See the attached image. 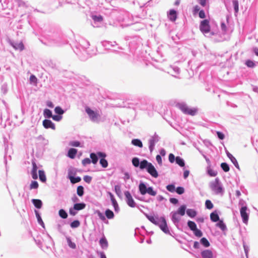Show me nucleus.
<instances>
[{"label":"nucleus","mask_w":258,"mask_h":258,"mask_svg":"<svg viewBox=\"0 0 258 258\" xmlns=\"http://www.w3.org/2000/svg\"><path fill=\"white\" fill-rule=\"evenodd\" d=\"M31 202L34 206L37 209H40L42 207L43 203L42 201L40 199H32Z\"/></svg>","instance_id":"nucleus-31"},{"label":"nucleus","mask_w":258,"mask_h":258,"mask_svg":"<svg viewBox=\"0 0 258 258\" xmlns=\"http://www.w3.org/2000/svg\"><path fill=\"white\" fill-rule=\"evenodd\" d=\"M77 152L78 150L77 149L74 148H71L69 149L67 156L70 159H74L76 158Z\"/></svg>","instance_id":"nucleus-25"},{"label":"nucleus","mask_w":258,"mask_h":258,"mask_svg":"<svg viewBox=\"0 0 258 258\" xmlns=\"http://www.w3.org/2000/svg\"><path fill=\"white\" fill-rule=\"evenodd\" d=\"M244 64L248 68L253 69L256 67V62L250 59H247L245 61Z\"/></svg>","instance_id":"nucleus-36"},{"label":"nucleus","mask_w":258,"mask_h":258,"mask_svg":"<svg viewBox=\"0 0 258 258\" xmlns=\"http://www.w3.org/2000/svg\"><path fill=\"white\" fill-rule=\"evenodd\" d=\"M176 107L179 108L184 114L194 116L198 112V108L196 107L190 108L184 102H178Z\"/></svg>","instance_id":"nucleus-8"},{"label":"nucleus","mask_w":258,"mask_h":258,"mask_svg":"<svg viewBox=\"0 0 258 258\" xmlns=\"http://www.w3.org/2000/svg\"><path fill=\"white\" fill-rule=\"evenodd\" d=\"M212 165L207 166L206 168V173L210 177H215L218 173L211 168Z\"/></svg>","instance_id":"nucleus-34"},{"label":"nucleus","mask_w":258,"mask_h":258,"mask_svg":"<svg viewBox=\"0 0 258 258\" xmlns=\"http://www.w3.org/2000/svg\"><path fill=\"white\" fill-rule=\"evenodd\" d=\"M91 17L93 20L92 25L94 27H98V24L103 20V17L101 15H92Z\"/></svg>","instance_id":"nucleus-15"},{"label":"nucleus","mask_w":258,"mask_h":258,"mask_svg":"<svg viewBox=\"0 0 258 258\" xmlns=\"http://www.w3.org/2000/svg\"><path fill=\"white\" fill-rule=\"evenodd\" d=\"M77 174V169L76 168L71 166L68 170V175L67 178L70 180V178L72 179L74 176H75Z\"/></svg>","instance_id":"nucleus-32"},{"label":"nucleus","mask_w":258,"mask_h":258,"mask_svg":"<svg viewBox=\"0 0 258 258\" xmlns=\"http://www.w3.org/2000/svg\"><path fill=\"white\" fill-rule=\"evenodd\" d=\"M149 185L147 182L140 181L138 186V189L140 194L143 196H144L146 194H147V191L148 190V188L149 187Z\"/></svg>","instance_id":"nucleus-16"},{"label":"nucleus","mask_w":258,"mask_h":258,"mask_svg":"<svg viewBox=\"0 0 258 258\" xmlns=\"http://www.w3.org/2000/svg\"><path fill=\"white\" fill-rule=\"evenodd\" d=\"M201 255L202 258H214V254L210 249H204L201 252Z\"/></svg>","instance_id":"nucleus-24"},{"label":"nucleus","mask_w":258,"mask_h":258,"mask_svg":"<svg viewBox=\"0 0 258 258\" xmlns=\"http://www.w3.org/2000/svg\"><path fill=\"white\" fill-rule=\"evenodd\" d=\"M160 140V137L155 133L148 140V148L151 154L155 149V145Z\"/></svg>","instance_id":"nucleus-10"},{"label":"nucleus","mask_w":258,"mask_h":258,"mask_svg":"<svg viewBox=\"0 0 258 258\" xmlns=\"http://www.w3.org/2000/svg\"><path fill=\"white\" fill-rule=\"evenodd\" d=\"M138 233H139L140 235L137 237V239L140 243H142L144 241V236L143 235V232H142L139 228H137L135 229V236H137Z\"/></svg>","instance_id":"nucleus-28"},{"label":"nucleus","mask_w":258,"mask_h":258,"mask_svg":"<svg viewBox=\"0 0 258 258\" xmlns=\"http://www.w3.org/2000/svg\"><path fill=\"white\" fill-rule=\"evenodd\" d=\"M200 30L206 36H207V34L209 33L210 36L215 35V33L211 31L210 22L208 19H204L201 21L200 24Z\"/></svg>","instance_id":"nucleus-9"},{"label":"nucleus","mask_w":258,"mask_h":258,"mask_svg":"<svg viewBox=\"0 0 258 258\" xmlns=\"http://www.w3.org/2000/svg\"><path fill=\"white\" fill-rule=\"evenodd\" d=\"M58 215L62 219H67L68 217V214L67 211L63 209H61L58 211Z\"/></svg>","instance_id":"nucleus-50"},{"label":"nucleus","mask_w":258,"mask_h":258,"mask_svg":"<svg viewBox=\"0 0 258 258\" xmlns=\"http://www.w3.org/2000/svg\"><path fill=\"white\" fill-rule=\"evenodd\" d=\"M105 216L106 218L108 219H113L114 217V214L113 212L109 209H106L105 211Z\"/></svg>","instance_id":"nucleus-39"},{"label":"nucleus","mask_w":258,"mask_h":258,"mask_svg":"<svg viewBox=\"0 0 258 258\" xmlns=\"http://www.w3.org/2000/svg\"><path fill=\"white\" fill-rule=\"evenodd\" d=\"M54 111L56 114L62 116L66 112V110L62 109L60 106H57L54 108Z\"/></svg>","instance_id":"nucleus-43"},{"label":"nucleus","mask_w":258,"mask_h":258,"mask_svg":"<svg viewBox=\"0 0 258 258\" xmlns=\"http://www.w3.org/2000/svg\"><path fill=\"white\" fill-rule=\"evenodd\" d=\"M198 214V212L194 209H187L186 215L190 218H195Z\"/></svg>","instance_id":"nucleus-35"},{"label":"nucleus","mask_w":258,"mask_h":258,"mask_svg":"<svg viewBox=\"0 0 258 258\" xmlns=\"http://www.w3.org/2000/svg\"><path fill=\"white\" fill-rule=\"evenodd\" d=\"M240 213L243 223L247 224L249 219V210L244 207L240 208Z\"/></svg>","instance_id":"nucleus-12"},{"label":"nucleus","mask_w":258,"mask_h":258,"mask_svg":"<svg viewBox=\"0 0 258 258\" xmlns=\"http://www.w3.org/2000/svg\"><path fill=\"white\" fill-rule=\"evenodd\" d=\"M89 46L90 43L88 41L82 39L79 43H77L74 46H72L71 47L79 59L82 61H85L94 54L90 52L89 50Z\"/></svg>","instance_id":"nucleus-4"},{"label":"nucleus","mask_w":258,"mask_h":258,"mask_svg":"<svg viewBox=\"0 0 258 258\" xmlns=\"http://www.w3.org/2000/svg\"><path fill=\"white\" fill-rule=\"evenodd\" d=\"M43 116L46 119L52 118L53 116L52 112L48 108H45L43 110Z\"/></svg>","instance_id":"nucleus-42"},{"label":"nucleus","mask_w":258,"mask_h":258,"mask_svg":"<svg viewBox=\"0 0 258 258\" xmlns=\"http://www.w3.org/2000/svg\"><path fill=\"white\" fill-rule=\"evenodd\" d=\"M178 16V12L175 9H170L167 12V17L168 19L173 22H175Z\"/></svg>","instance_id":"nucleus-17"},{"label":"nucleus","mask_w":258,"mask_h":258,"mask_svg":"<svg viewBox=\"0 0 258 258\" xmlns=\"http://www.w3.org/2000/svg\"><path fill=\"white\" fill-rule=\"evenodd\" d=\"M114 192L116 194V195L120 198L121 196V186L119 184H117L114 186Z\"/></svg>","instance_id":"nucleus-54"},{"label":"nucleus","mask_w":258,"mask_h":258,"mask_svg":"<svg viewBox=\"0 0 258 258\" xmlns=\"http://www.w3.org/2000/svg\"><path fill=\"white\" fill-rule=\"evenodd\" d=\"M216 226L220 228L222 231L224 232L227 230L226 224L224 222L223 219H221L216 222Z\"/></svg>","instance_id":"nucleus-30"},{"label":"nucleus","mask_w":258,"mask_h":258,"mask_svg":"<svg viewBox=\"0 0 258 258\" xmlns=\"http://www.w3.org/2000/svg\"><path fill=\"white\" fill-rule=\"evenodd\" d=\"M187 225L189 229L192 231H193L194 230L197 228L196 223L192 221L188 220L187 222Z\"/></svg>","instance_id":"nucleus-47"},{"label":"nucleus","mask_w":258,"mask_h":258,"mask_svg":"<svg viewBox=\"0 0 258 258\" xmlns=\"http://www.w3.org/2000/svg\"><path fill=\"white\" fill-rule=\"evenodd\" d=\"M126 203L127 205L131 208L136 207V203L133 199L132 196L128 190H125L124 192Z\"/></svg>","instance_id":"nucleus-11"},{"label":"nucleus","mask_w":258,"mask_h":258,"mask_svg":"<svg viewBox=\"0 0 258 258\" xmlns=\"http://www.w3.org/2000/svg\"><path fill=\"white\" fill-rule=\"evenodd\" d=\"M187 206L185 204L180 205L176 211H172L170 213V217L172 223L179 230H181L179 226V222L181 219L180 216H183L186 213Z\"/></svg>","instance_id":"nucleus-5"},{"label":"nucleus","mask_w":258,"mask_h":258,"mask_svg":"<svg viewBox=\"0 0 258 258\" xmlns=\"http://www.w3.org/2000/svg\"><path fill=\"white\" fill-rule=\"evenodd\" d=\"M69 145L74 147H83V144L79 141L73 140L69 142Z\"/></svg>","instance_id":"nucleus-46"},{"label":"nucleus","mask_w":258,"mask_h":258,"mask_svg":"<svg viewBox=\"0 0 258 258\" xmlns=\"http://www.w3.org/2000/svg\"><path fill=\"white\" fill-rule=\"evenodd\" d=\"M160 0H150L146 4V7H153L156 4H158Z\"/></svg>","instance_id":"nucleus-60"},{"label":"nucleus","mask_w":258,"mask_h":258,"mask_svg":"<svg viewBox=\"0 0 258 258\" xmlns=\"http://www.w3.org/2000/svg\"><path fill=\"white\" fill-rule=\"evenodd\" d=\"M101 44L106 49H111V47H114L117 45V43L115 41H103L101 42Z\"/></svg>","instance_id":"nucleus-22"},{"label":"nucleus","mask_w":258,"mask_h":258,"mask_svg":"<svg viewBox=\"0 0 258 258\" xmlns=\"http://www.w3.org/2000/svg\"><path fill=\"white\" fill-rule=\"evenodd\" d=\"M29 81L31 84L36 85L38 82V79L34 75L31 74L30 76Z\"/></svg>","instance_id":"nucleus-55"},{"label":"nucleus","mask_w":258,"mask_h":258,"mask_svg":"<svg viewBox=\"0 0 258 258\" xmlns=\"http://www.w3.org/2000/svg\"><path fill=\"white\" fill-rule=\"evenodd\" d=\"M176 159V156L175 157V155L173 153H170L168 155V160L170 163H173Z\"/></svg>","instance_id":"nucleus-64"},{"label":"nucleus","mask_w":258,"mask_h":258,"mask_svg":"<svg viewBox=\"0 0 258 258\" xmlns=\"http://www.w3.org/2000/svg\"><path fill=\"white\" fill-rule=\"evenodd\" d=\"M81 177L79 176L75 175L72 179L70 178V182L73 184L80 182L81 181Z\"/></svg>","instance_id":"nucleus-56"},{"label":"nucleus","mask_w":258,"mask_h":258,"mask_svg":"<svg viewBox=\"0 0 258 258\" xmlns=\"http://www.w3.org/2000/svg\"><path fill=\"white\" fill-rule=\"evenodd\" d=\"M78 212V210H76V209L74 207V206L69 209V214L71 216H74L76 215Z\"/></svg>","instance_id":"nucleus-63"},{"label":"nucleus","mask_w":258,"mask_h":258,"mask_svg":"<svg viewBox=\"0 0 258 258\" xmlns=\"http://www.w3.org/2000/svg\"><path fill=\"white\" fill-rule=\"evenodd\" d=\"M106 157L107 154L105 152H103V155H102L99 160V164L101 167L104 168H107L108 166V161L106 159Z\"/></svg>","instance_id":"nucleus-23"},{"label":"nucleus","mask_w":258,"mask_h":258,"mask_svg":"<svg viewBox=\"0 0 258 258\" xmlns=\"http://www.w3.org/2000/svg\"><path fill=\"white\" fill-rule=\"evenodd\" d=\"M232 4L234 14L236 15L239 12V2L238 0H232Z\"/></svg>","instance_id":"nucleus-49"},{"label":"nucleus","mask_w":258,"mask_h":258,"mask_svg":"<svg viewBox=\"0 0 258 258\" xmlns=\"http://www.w3.org/2000/svg\"><path fill=\"white\" fill-rule=\"evenodd\" d=\"M66 238L68 246L72 249H75L76 248V244L72 241L71 237L69 236H66Z\"/></svg>","instance_id":"nucleus-44"},{"label":"nucleus","mask_w":258,"mask_h":258,"mask_svg":"<svg viewBox=\"0 0 258 258\" xmlns=\"http://www.w3.org/2000/svg\"><path fill=\"white\" fill-rule=\"evenodd\" d=\"M226 153L228 158L230 160L231 162L233 164L234 166L239 170H240L239 165L236 159L228 151H226Z\"/></svg>","instance_id":"nucleus-21"},{"label":"nucleus","mask_w":258,"mask_h":258,"mask_svg":"<svg viewBox=\"0 0 258 258\" xmlns=\"http://www.w3.org/2000/svg\"><path fill=\"white\" fill-rule=\"evenodd\" d=\"M39 187L38 182L36 180H32L29 186V189H37Z\"/></svg>","instance_id":"nucleus-52"},{"label":"nucleus","mask_w":258,"mask_h":258,"mask_svg":"<svg viewBox=\"0 0 258 258\" xmlns=\"http://www.w3.org/2000/svg\"><path fill=\"white\" fill-rule=\"evenodd\" d=\"M192 232H193L194 235L196 237H199V238L202 237L203 235V232L200 229H198V228L197 229H196L195 230H194Z\"/></svg>","instance_id":"nucleus-61"},{"label":"nucleus","mask_w":258,"mask_h":258,"mask_svg":"<svg viewBox=\"0 0 258 258\" xmlns=\"http://www.w3.org/2000/svg\"><path fill=\"white\" fill-rule=\"evenodd\" d=\"M99 243L101 247L103 249H106L108 246L107 240L104 235L100 239Z\"/></svg>","instance_id":"nucleus-29"},{"label":"nucleus","mask_w":258,"mask_h":258,"mask_svg":"<svg viewBox=\"0 0 258 258\" xmlns=\"http://www.w3.org/2000/svg\"><path fill=\"white\" fill-rule=\"evenodd\" d=\"M210 220L213 222H217L220 220V219L218 211L217 210H215L213 211L210 215Z\"/></svg>","instance_id":"nucleus-27"},{"label":"nucleus","mask_w":258,"mask_h":258,"mask_svg":"<svg viewBox=\"0 0 258 258\" xmlns=\"http://www.w3.org/2000/svg\"><path fill=\"white\" fill-rule=\"evenodd\" d=\"M34 213L37 220L38 223L43 228H45V224L42 220L41 216V214L39 211L34 210Z\"/></svg>","instance_id":"nucleus-26"},{"label":"nucleus","mask_w":258,"mask_h":258,"mask_svg":"<svg viewBox=\"0 0 258 258\" xmlns=\"http://www.w3.org/2000/svg\"><path fill=\"white\" fill-rule=\"evenodd\" d=\"M128 108H132L135 110L139 109L151 111L153 109V105L152 102H151L150 100L146 99H141L135 103H128Z\"/></svg>","instance_id":"nucleus-6"},{"label":"nucleus","mask_w":258,"mask_h":258,"mask_svg":"<svg viewBox=\"0 0 258 258\" xmlns=\"http://www.w3.org/2000/svg\"><path fill=\"white\" fill-rule=\"evenodd\" d=\"M74 207L78 211L84 209L86 208V205L84 202H80L75 203Z\"/></svg>","instance_id":"nucleus-41"},{"label":"nucleus","mask_w":258,"mask_h":258,"mask_svg":"<svg viewBox=\"0 0 258 258\" xmlns=\"http://www.w3.org/2000/svg\"><path fill=\"white\" fill-rule=\"evenodd\" d=\"M140 211L144 214L146 218L152 223L156 226H157L164 233L172 235L170 232L169 228L168 226L167 220L164 215H163L160 217H158V215H149L147 213H145L142 209L139 208V206H137Z\"/></svg>","instance_id":"nucleus-3"},{"label":"nucleus","mask_w":258,"mask_h":258,"mask_svg":"<svg viewBox=\"0 0 258 258\" xmlns=\"http://www.w3.org/2000/svg\"><path fill=\"white\" fill-rule=\"evenodd\" d=\"M10 44L15 49L22 51L25 49L23 43L21 41L20 42H15L14 41H10Z\"/></svg>","instance_id":"nucleus-19"},{"label":"nucleus","mask_w":258,"mask_h":258,"mask_svg":"<svg viewBox=\"0 0 258 258\" xmlns=\"http://www.w3.org/2000/svg\"><path fill=\"white\" fill-rule=\"evenodd\" d=\"M174 162L181 167H184L185 166V161L180 156H176V159Z\"/></svg>","instance_id":"nucleus-40"},{"label":"nucleus","mask_w":258,"mask_h":258,"mask_svg":"<svg viewBox=\"0 0 258 258\" xmlns=\"http://www.w3.org/2000/svg\"><path fill=\"white\" fill-rule=\"evenodd\" d=\"M147 194L152 196H155L157 195V191L154 190L153 186H149Z\"/></svg>","instance_id":"nucleus-58"},{"label":"nucleus","mask_w":258,"mask_h":258,"mask_svg":"<svg viewBox=\"0 0 258 258\" xmlns=\"http://www.w3.org/2000/svg\"><path fill=\"white\" fill-rule=\"evenodd\" d=\"M132 163L135 167H138L141 170L144 169L153 177L157 178L159 174L155 166L151 162H148L146 159H140L137 157H134L132 159Z\"/></svg>","instance_id":"nucleus-2"},{"label":"nucleus","mask_w":258,"mask_h":258,"mask_svg":"<svg viewBox=\"0 0 258 258\" xmlns=\"http://www.w3.org/2000/svg\"><path fill=\"white\" fill-rule=\"evenodd\" d=\"M220 167L222 168V169L225 172H227L230 170V167L228 163L226 162H222L221 163L220 165Z\"/></svg>","instance_id":"nucleus-53"},{"label":"nucleus","mask_w":258,"mask_h":258,"mask_svg":"<svg viewBox=\"0 0 258 258\" xmlns=\"http://www.w3.org/2000/svg\"><path fill=\"white\" fill-rule=\"evenodd\" d=\"M205 208L208 210H211L214 207V205L210 200H207L205 204Z\"/></svg>","instance_id":"nucleus-57"},{"label":"nucleus","mask_w":258,"mask_h":258,"mask_svg":"<svg viewBox=\"0 0 258 258\" xmlns=\"http://www.w3.org/2000/svg\"><path fill=\"white\" fill-rule=\"evenodd\" d=\"M38 174L39 180L43 183L46 182V177L44 171L43 170H39Z\"/></svg>","instance_id":"nucleus-38"},{"label":"nucleus","mask_w":258,"mask_h":258,"mask_svg":"<svg viewBox=\"0 0 258 258\" xmlns=\"http://www.w3.org/2000/svg\"><path fill=\"white\" fill-rule=\"evenodd\" d=\"M80 222L79 220H75L70 224L72 228H76L80 225Z\"/></svg>","instance_id":"nucleus-59"},{"label":"nucleus","mask_w":258,"mask_h":258,"mask_svg":"<svg viewBox=\"0 0 258 258\" xmlns=\"http://www.w3.org/2000/svg\"><path fill=\"white\" fill-rule=\"evenodd\" d=\"M131 144L137 147L142 148L143 146L142 141L139 139H133L132 140Z\"/></svg>","instance_id":"nucleus-37"},{"label":"nucleus","mask_w":258,"mask_h":258,"mask_svg":"<svg viewBox=\"0 0 258 258\" xmlns=\"http://www.w3.org/2000/svg\"><path fill=\"white\" fill-rule=\"evenodd\" d=\"M85 194L84 187L82 185H79L77 187V194L78 196L82 197Z\"/></svg>","instance_id":"nucleus-48"},{"label":"nucleus","mask_w":258,"mask_h":258,"mask_svg":"<svg viewBox=\"0 0 258 258\" xmlns=\"http://www.w3.org/2000/svg\"><path fill=\"white\" fill-rule=\"evenodd\" d=\"M42 35L47 40V45L60 46L68 43L66 36L59 30L50 28V30H45L42 32ZM45 44H46V43Z\"/></svg>","instance_id":"nucleus-1"},{"label":"nucleus","mask_w":258,"mask_h":258,"mask_svg":"<svg viewBox=\"0 0 258 258\" xmlns=\"http://www.w3.org/2000/svg\"><path fill=\"white\" fill-rule=\"evenodd\" d=\"M176 192L178 195H182L185 192V189L183 186H178L176 187Z\"/></svg>","instance_id":"nucleus-62"},{"label":"nucleus","mask_w":258,"mask_h":258,"mask_svg":"<svg viewBox=\"0 0 258 258\" xmlns=\"http://www.w3.org/2000/svg\"><path fill=\"white\" fill-rule=\"evenodd\" d=\"M94 214H97L99 219L105 223H108V221L105 216V213L103 214L99 210H96L95 211Z\"/></svg>","instance_id":"nucleus-33"},{"label":"nucleus","mask_w":258,"mask_h":258,"mask_svg":"<svg viewBox=\"0 0 258 258\" xmlns=\"http://www.w3.org/2000/svg\"><path fill=\"white\" fill-rule=\"evenodd\" d=\"M85 111L88 115L91 121H95L98 119L99 114L97 111L92 109L88 106L85 107Z\"/></svg>","instance_id":"nucleus-13"},{"label":"nucleus","mask_w":258,"mask_h":258,"mask_svg":"<svg viewBox=\"0 0 258 258\" xmlns=\"http://www.w3.org/2000/svg\"><path fill=\"white\" fill-rule=\"evenodd\" d=\"M200 244L204 247H208L210 245V243L206 237H202L200 241Z\"/></svg>","instance_id":"nucleus-45"},{"label":"nucleus","mask_w":258,"mask_h":258,"mask_svg":"<svg viewBox=\"0 0 258 258\" xmlns=\"http://www.w3.org/2000/svg\"><path fill=\"white\" fill-rule=\"evenodd\" d=\"M35 159L32 160V168L31 171V174L32 178L36 180L38 178L37 169L38 166L35 162Z\"/></svg>","instance_id":"nucleus-18"},{"label":"nucleus","mask_w":258,"mask_h":258,"mask_svg":"<svg viewBox=\"0 0 258 258\" xmlns=\"http://www.w3.org/2000/svg\"><path fill=\"white\" fill-rule=\"evenodd\" d=\"M209 187L216 195L222 196L225 192V188L219 177L210 182Z\"/></svg>","instance_id":"nucleus-7"},{"label":"nucleus","mask_w":258,"mask_h":258,"mask_svg":"<svg viewBox=\"0 0 258 258\" xmlns=\"http://www.w3.org/2000/svg\"><path fill=\"white\" fill-rule=\"evenodd\" d=\"M166 189L170 192H174L176 191V187L174 183L169 184L166 186Z\"/></svg>","instance_id":"nucleus-51"},{"label":"nucleus","mask_w":258,"mask_h":258,"mask_svg":"<svg viewBox=\"0 0 258 258\" xmlns=\"http://www.w3.org/2000/svg\"><path fill=\"white\" fill-rule=\"evenodd\" d=\"M103 152H104L102 151H97L96 152H93L90 153V158H91L92 163L96 165L100 160L102 155H103Z\"/></svg>","instance_id":"nucleus-14"},{"label":"nucleus","mask_w":258,"mask_h":258,"mask_svg":"<svg viewBox=\"0 0 258 258\" xmlns=\"http://www.w3.org/2000/svg\"><path fill=\"white\" fill-rule=\"evenodd\" d=\"M42 124L43 127L46 129H55V124L51 120L49 119H45L44 120H43L42 122Z\"/></svg>","instance_id":"nucleus-20"}]
</instances>
